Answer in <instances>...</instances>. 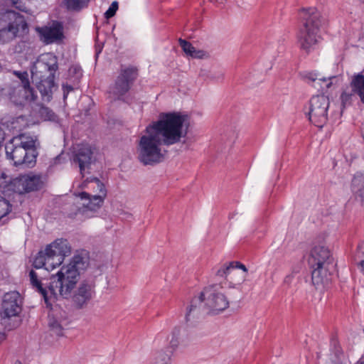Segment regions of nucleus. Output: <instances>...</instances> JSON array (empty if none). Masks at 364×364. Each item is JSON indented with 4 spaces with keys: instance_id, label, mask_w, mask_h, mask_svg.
<instances>
[{
    "instance_id": "obj_2",
    "label": "nucleus",
    "mask_w": 364,
    "mask_h": 364,
    "mask_svg": "<svg viewBox=\"0 0 364 364\" xmlns=\"http://www.w3.org/2000/svg\"><path fill=\"white\" fill-rule=\"evenodd\" d=\"M87 264V257L75 255L68 265L63 266L56 274L50 277L49 282L42 277L41 272L33 269L28 273L29 281L32 287L43 296L48 306L58 296L63 298L70 296L79 279L80 270L86 268Z\"/></svg>"
},
{
    "instance_id": "obj_16",
    "label": "nucleus",
    "mask_w": 364,
    "mask_h": 364,
    "mask_svg": "<svg viewBox=\"0 0 364 364\" xmlns=\"http://www.w3.org/2000/svg\"><path fill=\"white\" fill-rule=\"evenodd\" d=\"M304 78L315 88L321 90L330 89L338 85L342 81V77L340 75H332L326 77L321 76L317 72L306 73L304 75Z\"/></svg>"
},
{
    "instance_id": "obj_17",
    "label": "nucleus",
    "mask_w": 364,
    "mask_h": 364,
    "mask_svg": "<svg viewBox=\"0 0 364 364\" xmlns=\"http://www.w3.org/2000/svg\"><path fill=\"white\" fill-rule=\"evenodd\" d=\"M95 295V286L92 282H82L75 291L72 301L77 309L85 308Z\"/></svg>"
},
{
    "instance_id": "obj_15",
    "label": "nucleus",
    "mask_w": 364,
    "mask_h": 364,
    "mask_svg": "<svg viewBox=\"0 0 364 364\" xmlns=\"http://www.w3.org/2000/svg\"><path fill=\"white\" fill-rule=\"evenodd\" d=\"M21 311V296L17 291H11L4 294L1 304V317L9 318L16 317Z\"/></svg>"
},
{
    "instance_id": "obj_27",
    "label": "nucleus",
    "mask_w": 364,
    "mask_h": 364,
    "mask_svg": "<svg viewBox=\"0 0 364 364\" xmlns=\"http://www.w3.org/2000/svg\"><path fill=\"white\" fill-rule=\"evenodd\" d=\"M90 0H65L66 6L70 10H80L85 6Z\"/></svg>"
},
{
    "instance_id": "obj_21",
    "label": "nucleus",
    "mask_w": 364,
    "mask_h": 364,
    "mask_svg": "<svg viewBox=\"0 0 364 364\" xmlns=\"http://www.w3.org/2000/svg\"><path fill=\"white\" fill-rule=\"evenodd\" d=\"M41 40L46 44L60 40L62 37V31L60 26L44 27L39 30Z\"/></svg>"
},
{
    "instance_id": "obj_4",
    "label": "nucleus",
    "mask_w": 364,
    "mask_h": 364,
    "mask_svg": "<svg viewBox=\"0 0 364 364\" xmlns=\"http://www.w3.org/2000/svg\"><path fill=\"white\" fill-rule=\"evenodd\" d=\"M36 142V137L26 134L13 137L5 146L7 158L15 166L33 167L38 156Z\"/></svg>"
},
{
    "instance_id": "obj_18",
    "label": "nucleus",
    "mask_w": 364,
    "mask_h": 364,
    "mask_svg": "<svg viewBox=\"0 0 364 364\" xmlns=\"http://www.w3.org/2000/svg\"><path fill=\"white\" fill-rule=\"evenodd\" d=\"M69 323L68 314L60 309H53L48 316V326L56 336H63V330Z\"/></svg>"
},
{
    "instance_id": "obj_7",
    "label": "nucleus",
    "mask_w": 364,
    "mask_h": 364,
    "mask_svg": "<svg viewBox=\"0 0 364 364\" xmlns=\"http://www.w3.org/2000/svg\"><path fill=\"white\" fill-rule=\"evenodd\" d=\"M70 253L71 247L68 240L57 239L38 253L33 261V267L38 269L43 267L47 271H52L60 266L65 257Z\"/></svg>"
},
{
    "instance_id": "obj_25",
    "label": "nucleus",
    "mask_w": 364,
    "mask_h": 364,
    "mask_svg": "<svg viewBox=\"0 0 364 364\" xmlns=\"http://www.w3.org/2000/svg\"><path fill=\"white\" fill-rule=\"evenodd\" d=\"M172 353L161 350L156 353L153 364H171Z\"/></svg>"
},
{
    "instance_id": "obj_10",
    "label": "nucleus",
    "mask_w": 364,
    "mask_h": 364,
    "mask_svg": "<svg viewBox=\"0 0 364 364\" xmlns=\"http://www.w3.org/2000/svg\"><path fill=\"white\" fill-rule=\"evenodd\" d=\"M330 101L324 95H318L309 101V119L318 127H323L328 120Z\"/></svg>"
},
{
    "instance_id": "obj_20",
    "label": "nucleus",
    "mask_w": 364,
    "mask_h": 364,
    "mask_svg": "<svg viewBox=\"0 0 364 364\" xmlns=\"http://www.w3.org/2000/svg\"><path fill=\"white\" fill-rule=\"evenodd\" d=\"M232 270L235 274H229L228 282L230 287L235 288L245 280L247 269L244 264L238 262H234Z\"/></svg>"
},
{
    "instance_id": "obj_22",
    "label": "nucleus",
    "mask_w": 364,
    "mask_h": 364,
    "mask_svg": "<svg viewBox=\"0 0 364 364\" xmlns=\"http://www.w3.org/2000/svg\"><path fill=\"white\" fill-rule=\"evenodd\" d=\"M14 74L19 78L22 84V89L24 92V98L27 101L36 100L37 96L35 91L31 87L27 72L14 71Z\"/></svg>"
},
{
    "instance_id": "obj_19",
    "label": "nucleus",
    "mask_w": 364,
    "mask_h": 364,
    "mask_svg": "<svg viewBox=\"0 0 364 364\" xmlns=\"http://www.w3.org/2000/svg\"><path fill=\"white\" fill-rule=\"evenodd\" d=\"M26 28V23L23 20L10 23L7 27L0 30V41L5 43L13 40L17 36L20 28L24 30Z\"/></svg>"
},
{
    "instance_id": "obj_42",
    "label": "nucleus",
    "mask_w": 364,
    "mask_h": 364,
    "mask_svg": "<svg viewBox=\"0 0 364 364\" xmlns=\"http://www.w3.org/2000/svg\"><path fill=\"white\" fill-rule=\"evenodd\" d=\"M16 364H21V363H16Z\"/></svg>"
},
{
    "instance_id": "obj_26",
    "label": "nucleus",
    "mask_w": 364,
    "mask_h": 364,
    "mask_svg": "<svg viewBox=\"0 0 364 364\" xmlns=\"http://www.w3.org/2000/svg\"><path fill=\"white\" fill-rule=\"evenodd\" d=\"M234 262L225 263L221 265L215 272V275L218 277L225 278L228 282L229 274H235L232 270Z\"/></svg>"
},
{
    "instance_id": "obj_29",
    "label": "nucleus",
    "mask_w": 364,
    "mask_h": 364,
    "mask_svg": "<svg viewBox=\"0 0 364 364\" xmlns=\"http://www.w3.org/2000/svg\"><path fill=\"white\" fill-rule=\"evenodd\" d=\"M180 333L181 329L178 327L174 328L171 333V338L169 341V345L173 350H175L180 343Z\"/></svg>"
},
{
    "instance_id": "obj_1",
    "label": "nucleus",
    "mask_w": 364,
    "mask_h": 364,
    "mask_svg": "<svg viewBox=\"0 0 364 364\" xmlns=\"http://www.w3.org/2000/svg\"><path fill=\"white\" fill-rule=\"evenodd\" d=\"M186 117L177 112L161 113L159 119L149 124L136 145L137 159L144 166H154L164 159L162 145L171 146L181 141L186 132L183 125Z\"/></svg>"
},
{
    "instance_id": "obj_6",
    "label": "nucleus",
    "mask_w": 364,
    "mask_h": 364,
    "mask_svg": "<svg viewBox=\"0 0 364 364\" xmlns=\"http://www.w3.org/2000/svg\"><path fill=\"white\" fill-rule=\"evenodd\" d=\"M57 69V60L53 56H51L50 62H46L44 58L37 60L31 69L32 80L36 82L44 102H50L52 99Z\"/></svg>"
},
{
    "instance_id": "obj_23",
    "label": "nucleus",
    "mask_w": 364,
    "mask_h": 364,
    "mask_svg": "<svg viewBox=\"0 0 364 364\" xmlns=\"http://www.w3.org/2000/svg\"><path fill=\"white\" fill-rule=\"evenodd\" d=\"M179 44L187 56H190L193 58H203L207 56L205 51L202 50H197L193 45L188 41L180 38L178 40Z\"/></svg>"
},
{
    "instance_id": "obj_41",
    "label": "nucleus",
    "mask_w": 364,
    "mask_h": 364,
    "mask_svg": "<svg viewBox=\"0 0 364 364\" xmlns=\"http://www.w3.org/2000/svg\"><path fill=\"white\" fill-rule=\"evenodd\" d=\"M118 9V2L115 1V12L117 11Z\"/></svg>"
},
{
    "instance_id": "obj_38",
    "label": "nucleus",
    "mask_w": 364,
    "mask_h": 364,
    "mask_svg": "<svg viewBox=\"0 0 364 364\" xmlns=\"http://www.w3.org/2000/svg\"><path fill=\"white\" fill-rule=\"evenodd\" d=\"M293 277H293L292 274L287 275L284 278V283L287 284V285H289L291 284V282H292Z\"/></svg>"
},
{
    "instance_id": "obj_31",
    "label": "nucleus",
    "mask_w": 364,
    "mask_h": 364,
    "mask_svg": "<svg viewBox=\"0 0 364 364\" xmlns=\"http://www.w3.org/2000/svg\"><path fill=\"white\" fill-rule=\"evenodd\" d=\"M355 259L358 262L360 267L364 271V242L358 245Z\"/></svg>"
},
{
    "instance_id": "obj_12",
    "label": "nucleus",
    "mask_w": 364,
    "mask_h": 364,
    "mask_svg": "<svg viewBox=\"0 0 364 364\" xmlns=\"http://www.w3.org/2000/svg\"><path fill=\"white\" fill-rule=\"evenodd\" d=\"M92 185L97 186L100 189V193L92 194L86 192L79 193L78 198L80 202H78L82 208H79V211L85 212L86 210L96 211L102 205L104 198L106 196L105 186L99 179H94Z\"/></svg>"
},
{
    "instance_id": "obj_33",
    "label": "nucleus",
    "mask_w": 364,
    "mask_h": 364,
    "mask_svg": "<svg viewBox=\"0 0 364 364\" xmlns=\"http://www.w3.org/2000/svg\"><path fill=\"white\" fill-rule=\"evenodd\" d=\"M94 179H97V178H92L90 179H87L85 181V185L84 186L85 187H87V188H90V189H92L93 190V192L95 193V194H97V193H100V189L97 187V186H95L93 185H92V183H93L94 181Z\"/></svg>"
},
{
    "instance_id": "obj_32",
    "label": "nucleus",
    "mask_w": 364,
    "mask_h": 364,
    "mask_svg": "<svg viewBox=\"0 0 364 364\" xmlns=\"http://www.w3.org/2000/svg\"><path fill=\"white\" fill-rule=\"evenodd\" d=\"M117 218L122 220H129L132 218V214L129 211L128 208L126 207H117Z\"/></svg>"
},
{
    "instance_id": "obj_30",
    "label": "nucleus",
    "mask_w": 364,
    "mask_h": 364,
    "mask_svg": "<svg viewBox=\"0 0 364 364\" xmlns=\"http://www.w3.org/2000/svg\"><path fill=\"white\" fill-rule=\"evenodd\" d=\"M39 114L44 120L54 121L56 119L55 113L46 107H41L40 108Z\"/></svg>"
},
{
    "instance_id": "obj_28",
    "label": "nucleus",
    "mask_w": 364,
    "mask_h": 364,
    "mask_svg": "<svg viewBox=\"0 0 364 364\" xmlns=\"http://www.w3.org/2000/svg\"><path fill=\"white\" fill-rule=\"evenodd\" d=\"M11 205L9 199L0 196V219L6 216L11 211Z\"/></svg>"
},
{
    "instance_id": "obj_5",
    "label": "nucleus",
    "mask_w": 364,
    "mask_h": 364,
    "mask_svg": "<svg viewBox=\"0 0 364 364\" xmlns=\"http://www.w3.org/2000/svg\"><path fill=\"white\" fill-rule=\"evenodd\" d=\"M301 17L303 26L298 34L301 48L306 53L314 50L321 38L320 28L324 23L321 13L316 8L302 9Z\"/></svg>"
},
{
    "instance_id": "obj_9",
    "label": "nucleus",
    "mask_w": 364,
    "mask_h": 364,
    "mask_svg": "<svg viewBox=\"0 0 364 364\" xmlns=\"http://www.w3.org/2000/svg\"><path fill=\"white\" fill-rule=\"evenodd\" d=\"M43 186L41 177L33 173L22 175L11 179L5 173L0 176V191L5 197L13 193L22 194L38 191Z\"/></svg>"
},
{
    "instance_id": "obj_13",
    "label": "nucleus",
    "mask_w": 364,
    "mask_h": 364,
    "mask_svg": "<svg viewBox=\"0 0 364 364\" xmlns=\"http://www.w3.org/2000/svg\"><path fill=\"white\" fill-rule=\"evenodd\" d=\"M350 85L351 90H344L341 95L343 107L348 106L358 95L360 101L364 104V75L362 73L354 74L351 77Z\"/></svg>"
},
{
    "instance_id": "obj_3",
    "label": "nucleus",
    "mask_w": 364,
    "mask_h": 364,
    "mask_svg": "<svg viewBox=\"0 0 364 364\" xmlns=\"http://www.w3.org/2000/svg\"><path fill=\"white\" fill-rule=\"evenodd\" d=\"M202 304L210 313L218 314L229 307L230 301L222 287L218 284L208 287L199 296L191 300L185 315L186 322L198 318L202 313Z\"/></svg>"
},
{
    "instance_id": "obj_34",
    "label": "nucleus",
    "mask_w": 364,
    "mask_h": 364,
    "mask_svg": "<svg viewBox=\"0 0 364 364\" xmlns=\"http://www.w3.org/2000/svg\"><path fill=\"white\" fill-rule=\"evenodd\" d=\"M70 73H74L76 75L77 77H80L82 75V70L80 67L74 65L72 66L69 70Z\"/></svg>"
},
{
    "instance_id": "obj_35",
    "label": "nucleus",
    "mask_w": 364,
    "mask_h": 364,
    "mask_svg": "<svg viewBox=\"0 0 364 364\" xmlns=\"http://www.w3.org/2000/svg\"><path fill=\"white\" fill-rule=\"evenodd\" d=\"M105 16L107 19L114 16V2L110 4L108 10L105 12Z\"/></svg>"
},
{
    "instance_id": "obj_40",
    "label": "nucleus",
    "mask_w": 364,
    "mask_h": 364,
    "mask_svg": "<svg viewBox=\"0 0 364 364\" xmlns=\"http://www.w3.org/2000/svg\"><path fill=\"white\" fill-rule=\"evenodd\" d=\"M355 364H364V360L360 359Z\"/></svg>"
},
{
    "instance_id": "obj_37",
    "label": "nucleus",
    "mask_w": 364,
    "mask_h": 364,
    "mask_svg": "<svg viewBox=\"0 0 364 364\" xmlns=\"http://www.w3.org/2000/svg\"><path fill=\"white\" fill-rule=\"evenodd\" d=\"M63 90H64V98L67 97V95L69 92L73 91V88L71 85H63Z\"/></svg>"
},
{
    "instance_id": "obj_8",
    "label": "nucleus",
    "mask_w": 364,
    "mask_h": 364,
    "mask_svg": "<svg viewBox=\"0 0 364 364\" xmlns=\"http://www.w3.org/2000/svg\"><path fill=\"white\" fill-rule=\"evenodd\" d=\"M330 250L323 245L314 246L309 259L312 269L311 277L314 285L325 284L328 280L329 268L333 264Z\"/></svg>"
},
{
    "instance_id": "obj_24",
    "label": "nucleus",
    "mask_w": 364,
    "mask_h": 364,
    "mask_svg": "<svg viewBox=\"0 0 364 364\" xmlns=\"http://www.w3.org/2000/svg\"><path fill=\"white\" fill-rule=\"evenodd\" d=\"M352 188L354 193L364 201V176H356L352 181Z\"/></svg>"
},
{
    "instance_id": "obj_14",
    "label": "nucleus",
    "mask_w": 364,
    "mask_h": 364,
    "mask_svg": "<svg viewBox=\"0 0 364 364\" xmlns=\"http://www.w3.org/2000/svg\"><path fill=\"white\" fill-rule=\"evenodd\" d=\"M137 76L138 72L135 68H122L115 82V97L121 99L129 90Z\"/></svg>"
},
{
    "instance_id": "obj_43",
    "label": "nucleus",
    "mask_w": 364,
    "mask_h": 364,
    "mask_svg": "<svg viewBox=\"0 0 364 364\" xmlns=\"http://www.w3.org/2000/svg\"><path fill=\"white\" fill-rule=\"evenodd\" d=\"M361 73L364 75V74L363 73Z\"/></svg>"
},
{
    "instance_id": "obj_36",
    "label": "nucleus",
    "mask_w": 364,
    "mask_h": 364,
    "mask_svg": "<svg viewBox=\"0 0 364 364\" xmlns=\"http://www.w3.org/2000/svg\"><path fill=\"white\" fill-rule=\"evenodd\" d=\"M14 4L16 6V8L18 9V10L26 12V8L25 5L21 2L14 1Z\"/></svg>"
},
{
    "instance_id": "obj_39",
    "label": "nucleus",
    "mask_w": 364,
    "mask_h": 364,
    "mask_svg": "<svg viewBox=\"0 0 364 364\" xmlns=\"http://www.w3.org/2000/svg\"><path fill=\"white\" fill-rule=\"evenodd\" d=\"M5 339V335L3 333H0V343Z\"/></svg>"
},
{
    "instance_id": "obj_11",
    "label": "nucleus",
    "mask_w": 364,
    "mask_h": 364,
    "mask_svg": "<svg viewBox=\"0 0 364 364\" xmlns=\"http://www.w3.org/2000/svg\"><path fill=\"white\" fill-rule=\"evenodd\" d=\"M95 160V149L91 145L82 144L74 148L72 161L79 167L82 177L90 173V166Z\"/></svg>"
}]
</instances>
